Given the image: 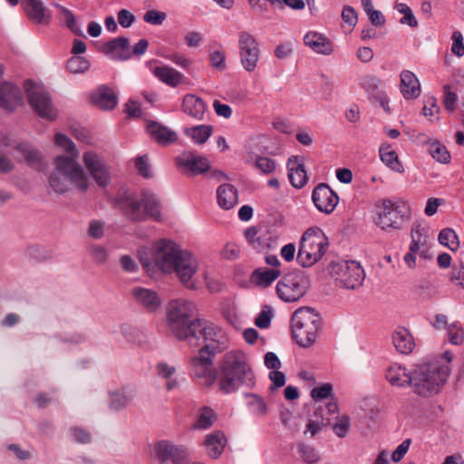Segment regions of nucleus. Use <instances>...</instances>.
<instances>
[{"instance_id":"nucleus-1","label":"nucleus","mask_w":464,"mask_h":464,"mask_svg":"<svg viewBox=\"0 0 464 464\" xmlns=\"http://www.w3.org/2000/svg\"><path fill=\"white\" fill-rule=\"evenodd\" d=\"M195 305L185 300H176V339L187 340L192 347L200 345V338L208 345L220 351L228 343L226 332L212 322L192 318Z\"/></svg>"},{"instance_id":"nucleus-2","label":"nucleus","mask_w":464,"mask_h":464,"mask_svg":"<svg viewBox=\"0 0 464 464\" xmlns=\"http://www.w3.org/2000/svg\"><path fill=\"white\" fill-rule=\"evenodd\" d=\"M452 357L450 352H445L442 357L418 365L412 372L413 392L425 398L440 392L450 374Z\"/></svg>"},{"instance_id":"nucleus-3","label":"nucleus","mask_w":464,"mask_h":464,"mask_svg":"<svg viewBox=\"0 0 464 464\" xmlns=\"http://www.w3.org/2000/svg\"><path fill=\"white\" fill-rule=\"evenodd\" d=\"M255 383V373L246 355L239 351L227 353L220 366L219 390L228 394L237 390L240 385L253 387Z\"/></svg>"},{"instance_id":"nucleus-4","label":"nucleus","mask_w":464,"mask_h":464,"mask_svg":"<svg viewBox=\"0 0 464 464\" xmlns=\"http://www.w3.org/2000/svg\"><path fill=\"white\" fill-rule=\"evenodd\" d=\"M138 258L150 277L169 275L174 271V242L160 239L151 246H141Z\"/></svg>"},{"instance_id":"nucleus-5","label":"nucleus","mask_w":464,"mask_h":464,"mask_svg":"<svg viewBox=\"0 0 464 464\" xmlns=\"http://www.w3.org/2000/svg\"><path fill=\"white\" fill-rule=\"evenodd\" d=\"M54 143L68 155H61L53 160V165L59 172H63L80 191L89 188V178L82 167L76 161L78 150L72 140L63 133L54 135Z\"/></svg>"},{"instance_id":"nucleus-6","label":"nucleus","mask_w":464,"mask_h":464,"mask_svg":"<svg viewBox=\"0 0 464 464\" xmlns=\"http://www.w3.org/2000/svg\"><path fill=\"white\" fill-rule=\"evenodd\" d=\"M322 326V318L314 309L300 307L291 317L292 335L296 343L304 348L314 345Z\"/></svg>"},{"instance_id":"nucleus-7","label":"nucleus","mask_w":464,"mask_h":464,"mask_svg":"<svg viewBox=\"0 0 464 464\" xmlns=\"http://www.w3.org/2000/svg\"><path fill=\"white\" fill-rule=\"evenodd\" d=\"M410 220V207L404 201L384 199L375 207L373 222L382 231L402 229Z\"/></svg>"},{"instance_id":"nucleus-8","label":"nucleus","mask_w":464,"mask_h":464,"mask_svg":"<svg viewBox=\"0 0 464 464\" xmlns=\"http://www.w3.org/2000/svg\"><path fill=\"white\" fill-rule=\"evenodd\" d=\"M119 206L133 220H143L147 216L155 220L161 218V207L157 196L149 190L140 197L127 195L119 199Z\"/></svg>"},{"instance_id":"nucleus-9","label":"nucleus","mask_w":464,"mask_h":464,"mask_svg":"<svg viewBox=\"0 0 464 464\" xmlns=\"http://www.w3.org/2000/svg\"><path fill=\"white\" fill-rule=\"evenodd\" d=\"M328 244V238L321 228H308L301 237L296 261L303 267L314 266L323 257Z\"/></svg>"},{"instance_id":"nucleus-10","label":"nucleus","mask_w":464,"mask_h":464,"mask_svg":"<svg viewBox=\"0 0 464 464\" xmlns=\"http://www.w3.org/2000/svg\"><path fill=\"white\" fill-rule=\"evenodd\" d=\"M328 272L336 285L347 290L359 288L365 278V273L361 264L354 260L332 261Z\"/></svg>"},{"instance_id":"nucleus-11","label":"nucleus","mask_w":464,"mask_h":464,"mask_svg":"<svg viewBox=\"0 0 464 464\" xmlns=\"http://www.w3.org/2000/svg\"><path fill=\"white\" fill-rule=\"evenodd\" d=\"M309 282L302 271H293L285 275L276 284L277 296L285 303H295L304 297Z\"/></svg>"},{"instance_id":"nucleus-12","label":"nucleus","mask_w":464,"mask_h":464,"mask_svg":"<svg viewBox=\"0 0 464 464\" xmlns=\"http://www.w3.org/2000/svg\"><path fill=\"white\" fill-rule=\"evenodd\" d=\"M199 262L192 252L176 246V277L188 289H195L197 281L195 276L198 270Z\"/></svg>"},{"instance_id":"nucleus-13","label":"nucleus","mask_w":464,"mask_h":464,"mask_svg":"<svg viewBox=\"0 0 464 464\" xmlns=\"http://www.w3.org/2000/svg\"><path fill=\"white\" fill-rule=\"evenodd\" d=\"M28 102L34 111L42 118L54 120L57 117L49 93L31 81L25 82Z\"/></svg>"},{"instance_id":"nucleus-14","label":"nucleus","mask_w":464,"mask_h":464,"mask_svg":"<svg viewBox=\"0 0 464 464\" xmlns=\"http://www.w3.org/2000/svg\"><path fill=\"white\" fill-rule=\"evenodd\" d=\"M240 63L248 72H254L260 59V46L254 35L241 32L238 36Z\"/></svg>"},{"instance_id":"nucleus-15","label":"nucleus","mask_w":464,"mask_h":464,"mask_svg":"<svg viewBox=\"0 0 464 464\" xmlns=\"http://www.w3.org/2000/svg\"><path fill=\"white\" fill-rule=\"evenodd\" d=\"M178 165L188 177L204 174L211 167L210 161L207 157L192 151L182 153L178 159Z\"/></svg>"},{"instance_id":"nucleus-16","label":"nucleus","mask_w":464,"mask_h":464,"mask_svg":"<svg viewBox=\"0 0 464 464\" xmlns=\"http://www.w3.org/2000/svg\"><path fill=\"white\" fill-rule=\"evenodd\" d=\"M312 199L316 208L325 214L332 213L339 202L338 195L325 183H320L315 187Z\"/></svg>"},{"instance_id":"nucleus-17","label":"nucleus","mask_w":464,"mask_h":464,"mask_svg":"<svg viewBox=\"0 0 464 464\" xmlns=\"http://www.w3.org/2000/svg\"><path fill=\"white\" fill-rule=\"evenodd\" d=\"M82 160L96 183L100 187H106L111 179L110 173L98 155L92 151H86Z\"/></svg>"},{"instance_id":"nucleus-18","label":"nucleus","mask_w":464,"mask_h":464,"mask_svg":"<svg viewBox=\"0 0 464 464\" xmlns=\"http://www.w3.org/2000/svg\"><path fill=\"white\" fill-rule=\"evenodd\" d=\"M21 5L28 19L37 24H48L51 22V13L46 9L42 0H20Z\"/></svg>"},{"instance_id":"nucleus-19","label":"nucleus","mask_w":464,"mask_h":464,"mask_svg":"<svg viewBox=\"0 0 464 464\" xmlns=\"http://www.w3.org/2000/svg\"><path fill=\"white\" fill-rule=\"evenodd\" d=\"M91 102L100 110L111 111L118 103V97L112 89L101 85L90 94Z\"/></svg>"},{"instance_id":"nucleus-20","label":"nucleus","mask_w":464,"mask_h":464,"mask_svg":"<svg viewBox=\"0 0 464 464\" xmlns=\"http://www.w3.org/2000/svg\"><path fill=\"white\" fill-rule=\"evenodd\" d=\"M287 170L290 183L296 188H302L308 181V176L304 169V161L302 157L292 156L287 160Z\"/></svg>"},{"instance_id":"nucleus-21","label":"nucleus","mask_w":464,"mask_h":464,"mask_svg":"<svg viewBox=\"0 0 464 464\" xmlns=\"http://www.w3.org/2000/svg\"><path fill=\"white\" fill-rule=\"evenodd\" d=\"M22 102V94L18 87L11 82L0 83V109L14 111Z\"/></svg>"},{"instance_id":"nucleus-22","label":"nucleus","mask_w":464,"mask_h":464,"mask_svg":"<svg viewBox=\"0 0 464 464\" xmlns=\"http://www.w3.org/2000/svg\"><path fill=\"white\" fill-rule=\"evenodd\" d=\"M304 44L309 47L313 52L323 54L330 55L334 53V44L332 41L324 34L310 31L304 36Z\"/></svg>"},{"instance_id":"nucleus-23","label":"nucleus","mask_w":464,"mask_h":464,"mask_svg":"<svg viewBox=\"0 0 464 464\" xmlns=\"http://www.w3.org/2000/svg\"><path fill=\"white\" fill-rule=\"evenodd\" d=\"M101 50L113 60L124 61L131 57L129 40L125 37H118L109 41L102 46Z\"/></svg>"},{"instance_id":"nucleus-24","label":"nucleus","mask_w":464,"mask_h":464,"mask_svg":"<svg viewBox=\"0 0 464 464\" xmlns=\"http://www.w3.org/2000/svg\"><path fill=\"white\" fill-rule=\"evenodd\" d=\"M131 295L135 301L149 312H155L160 305L161 300L157 293L144 287H134Z\"/></svg>"},{"instance_id":"nucleus-25","label":"nucleus","mask_w":464,"mask_h":464,"mask_svg":"<svg viewBox=\"0 0 464 464\" xmlns=\"http://www.w3.org/2000/svg\"><path fill=\"white\" fill-rule=\"evenodd\" d=\"M400 90L402 96L407 99H416L420 95V84L416 75L408 70H404L400 75Z\"/></svg>"},{"instance_id":"nucleus-26","label":"nucleus","mask_w":464,"mask_h":464,"mask_svg":"<svg viewBox=\"0 0 464 464\" xmlns=\"http://www.w3.org/2000/svg\"><path fill=\"white\" fill-rule=\"evenodd\" d=\"M386 379L392 386L404 387L412 384V373H410L405 367L393 363L386 370Z\"/></svg>"},{"instance_id":"nucleus-27","label":"nucleus","mask_w":464,"mask_h":464,"mask_svg":"<svg viewBox=\"0 0 464 464\" xmlns=\"http://www.w3.org/2000/svg\"><path fill=\"white\" fill-rule=\"evenodd\" d=\"M227 440L225 434L217 430L207 434L204 440L206 452L211 459H218L223 452Z\"/></svg>"},{"instance_id":"nucleus-28","label":"nucleus","mask_w":464,"mask_h":464,"mask_svg":"<svg viewBox=\"0 0 464 464\" xmlns=\"http://www.w3.org/2000/svg\"><path fill=\"white\" fill-rule=\"evenodd\" d=\"M392 340L394 348L402 354H409L414 349L413 337L404 327L397 328L392 334Z\"/></svg>"},{"instance_id":"nucleus-29","label":"nucleus","mask_w":464,"mask_h":464,"mask_svg":"<svg viewBox=\"0 0 464 464\" xmlns=\"http://www.w3.org/2000/svg\"><path fill=\"white\" fill-rule=\"evenodd\" d=\"M217 199L221 208L231 209L238 203L237 189L231 184H222L217 188Z\"/></svg>"},{"instance_id":"nucleus-30","label":"nucleus","mask_w":464,"mask_h":464,"mask_svg":"<svg viewBox=\"0 0 464 464\" xmlns=\"http://www.w3.org/2000/svg\"><path fill=\"white\" fill-rule=\"evenodd\" d=\"M182 111L195 119H202L206 111L203 100L194 94H187L182 101Z\"/></svg>"},{"instance_id":"nucleus-31","label":"nucleus","mask_w":464,"mask_h":464,"mask_svg":"<svg viewBox=\"0 0 464 464\" xmlns=\"http://www.w3.org/2000/svg\"><path fill=\"white\" fill-rule=\"evenodd\" d=\"M281 275L279 268L260 267L256 269L251 275V282L256 286L266 288L275 282Z\"/></svg>"},{"instance_id":"nucleus-32","label":"nucleus","mask_w":464,"mask_h":464,"mask_svg":"<svg viewBox=\"0 0 464 464\" xmlns=\"http://www.w3.org/2000/svg\"><path fill=\"white\" fill-rule=\"evenodd\" d=\"M174 446L170 441L160 440L150 446V455L160 464H165L172 459Z\"/></svg>"},{"instance_id":"nucleus-33","label":"nucleus","mask_w":464,"mask_h":464,"mask_svg":"<svg viewBox=\"0 0 464 464\" xmlns=\"http://www.w3.org/2000/svg\"><path fill=\"white\" fill-rule=\"evenodd\" d=\"M380 158L382 161L392 170L398 173L404 172V167L400 161L398 154L395 150H392L391 145L383 143L379 149Z\"/></svg>"},{"instance_id":"nucleus-34","label":"nucleus","mask_w":464,"mask_h":464,"mask_svg":"<svg viewBox=\"0 0 464 464\" xmlns=\"http://www.w3.org/2000/svg\"><path fill=\"white\" fill-rule=\"evenodd\" d=\"M411 241L409 250L411 252H424L427 248L429 236L426 229L419 224H415L411 231Z\"/></svg>"},{"instance_id":"nucleus-35","label":"nucleus","mask_w":464,"mask_h":464,"mask_svg":"<svg viewBox=\"0 0 464 464\" xmlns=\"http://www.w3.org/2000/svg\"><path fill=\"white\" fill-rule=\"evenodd\" d=\"M147 130L151 139L160 144L166 145L172 140V132L157 121H150L147 125Z\"/></svg>"},{"instance_id":"nucleus-36","label":"nucleus","mask_w":464,"mask_h":464,"mask_svg":"<svg viewBox=\"0 0 464 464\" xmlns=\"http://www.w3.org/2000/svg\"><path fill=\"white\" fill-rule=\"evenodd\" d=\"M185 134L197 144L205 143L212 133V127L209 125H199L187 128Z\"/></svg>"},{"instance_id":"nucleus-37","label":"nucleus","mask_w":464,"mask_h":464,"mask_svg":"<svg viewBox=\"0 0 464 464\" xmlns=\"http://www.w3.org/2000/svg\"><path fill=\"white\" fill-rule=\"evenodd\" d=\"M194 373L197 377L202 378L203 384L207 386H210L214 383L217 379V373L212 367V364L199 363L192 362Z\"/></svg>"},{"instance_id":"nucleus-38","label":"nucleus","mask_w":464,"mask_h":464,"mask_svg":"<svg viewBox=\"0 0 464 464\" xmlns=\"http://www.w3.org/2000/svg\"><path fill=\"white\" fill-rule=\"evenodd\" d=\"M428 151L430 155L438 162L446 164L450 160V154L447 148L438 140L428 142Z\"/></svg>"},{"instance_id":"nucleus-39","label":"nucleus","mask_w":464,"mask_h":464,"mask_svg":"<svg viewBox=\"0 0 464 464\" xmlns=\"http://www.w3.org/2000/svg\"><path fill=\"white\" fill-rule=\"evenodd\" d=\"M69 183L77 188L63 172H59L55 168L49 179L51 188L56 193H64L69 189Z\"/></svg>"},{"instance_id":"nucleus-40","label":"nucleus","mask_w":464,"mask_h":464,"mask_svg":"<svg viewBox=\"0 0 464 464\" xmlns=\"http://www.w3.org/2000/svg\"><path fill=\"white\" fill-rule=\"evenodd\" d=\"M56 8L59 11L60 18L64 21L66 26L75 34L77 35H82V31L81 30L80 26L77 24L76 18L72 12L61 5H55Z\"/></svg>"},{"instance_id":"nucleus-41","label":"nucleus","mask_w":464,"mask_h":464,"mask_svg":"<svg viewBox=\"0 0 464 464\" xmlns=\"http://www.w3.org/2000/svg\"><path fill=\"white\" fill-rule=\"evenodd\" d=\"M440 244L451 251H457L459 247V241L456 232L452 228L442 229L438 237Z\"/></svg>"},{"instance_id":"nucleus-42","label":"nucleus","mask_w":464,"mask_h":464,"mask_svg":"<svg viewBox=\"0 0 464 464\" xmlns=\"http://www.w3.org/2000/svg\"><path fill=\"white\" fill-rule=\"evenodd\" d=\"M247 398L248 408L254 415L259 417L266 415L268 407L262 397L257 394L251 393L247 395Z\"/></svg>"},{"instance_id":"nucleus-43","label":"nucleus","mask_w":464,"mask_h":464,"mask_svg":"<svg viewBox=\"0 0 464 464\" xmlns=\"http://www.w3.org/2000/svg\"><path fill=\"white\" fill-rule=\"evenodd\" d=\"M132 400V396L126 391H117L111 393V408L119 411L126 407Z\"/></svg>"},{"instance_id":"nucleus-44","label":"nucleus","mask_w":464,"mask_h":464,"mask_svg":"<svg viewBox=\"0 0 464 464\" xmlns=\"http://www.w3.org/2000/svg\"><path fill=\"white\" fill-rule=\"evenodd\" d=\"M90 68V62L82 56H72L66 63V69L72 73H82L88 71Z\"/></svg>"},{"instance_id":"nucleus-45","label":"nucleus","mask_w":464,"mask_h":464,"mask_svg":"<svg viewBox=\"0 0 464 464\" xmlns=\"http://www.w3.org/2000/svg\"><path fill=\"white\" fill-rule=\"evenodd\" d=\"M215 420L216 417L213 410L208 407H204L201 409L194 427L201 430L208 429L212 426Z\"/></svg>"},{"instance_id":"nucleus-46","label":"nucleus","mask_w":464,"mask_h":464,"mask_svg":"<svg viewBox=\"0 0 464 464\" xmlns=\"http://www.w3.org/2000/svg\"><path fill=\"white\" fill-rule=\"evenodd\" d=\"M151 71L152 73L161 82L169 86H174V72L171 68L165 65H157L152 68Z\"/></svg>"},{"instance_id":"nucleus-47","label":"nucleus","mask_w":464,"mask_h":464,"mask_svg":"<svg viewBox=\"0 0 464 464\" xmlns=\"http://www.w3.org/2000/svg\"><path fill=\"white\" fill-rule=\"evenodd\" d=\"M156 371L158 377L166 381L167 390L170 391L173 387V381L171 380L173 369L166 362H160L157 364Z\"/></svg>"},{"instance_id":"nucleus-48","label":"nucleus","mask_w":464,"mask_h":464,"mask_svg":"<svg viewBox=\"0 0 464 464\" xmlns=\"http://www.w3.org/2000/svg\"><path fill=\"white\" fill-rule=\"evenodd\" d=\"M254 166L266 175L271 174L276 168L275 160L264 156L256 157L254 161Z\"/></svg>"},{"instance_id":"nucleus-49","label":"nucleus","mask_w":464,"mask_h":464,"mask_svg":"<svg viewBox=\"0 0 464 464\" xmlns=\"http://www.w3.org/2000/svg\"><path fill=\"white\" fill-rule=\"evenodd\" d=\"M298 451L301 456V459L307 464L316 463L320 459L319 454L311 446L300 444L298 446Z\"/></svg>"},{"instance_id":"nucleus-50","label":"nucleus","mask_w":464,"mask_h":464,"mask_svg":"<svg viewBox=\"0 0 464 464\" xmlns=\"http://www.w3.org/2000/svg\"><path fill=\"white\" fill-rule=\"evenodd\" d=\"M447 334L451 344L460 345L464 342V332L457 323L450 324Z\"/></svg>"},{"instance_id":"nucleus-51","label":"nucleus","mask_w":464,"mask_h":464,"mask_svg":"<svg viewBox=\"0 0 464 464\" xmlns=\"http://www.w3.org/2000/svg\"><path fill=\"white\" fill-rule=\"evenodd\" d=\"M219 352L211 345L205 344L200 350L198 356H196L192 362L199 363L212 364V356Z\"/></svg>"},{"instance_id":"nucleus-52","label":"nucleus","mask_w":464,"mask_h":464,"mask_svg":"<svg viewBox=\"0 0 464 464\" xmlns=\"http://www.w3.org/2000/svg\"><path fill=\"white\" fill-rule=\"evenodd\" d=\"M89 254L97 264H104L109 256L107 249L100 245H92L89 247Z\"/></svg>"},{"instance_id":"nucleus-53","label":"nucleus","mask_w":464,"mask_h":464,"mask_svg":"<svg viewBox=\"0 0 464 464\" xmlns=\"http://www.w3.org/2000/svg\"><path fill=\"white\" fill-rule=\"evenodd\" d=\"M135 167L143 178L150 179L152 177L151 166L147 155L138 157L135 160Z\"/></svg>"},{"instance_id":"nucleus-54","label":"nucleus","mask_w":464,"mask_h":464,"mask_svg":"<svg viewBox=\"0 0 464 464\" xmlns=\"http://www.w3.org/2000/svg\"><path fill=\"white\" fill-rule=\"evenodd\" d=\"M105 223L101 220L93 219L89 223L88 235L93 239H100L103 237Z\"/></svg>"},{"instance_id":"nucleus-55","label":"nucleus","mask_w":464,"mask_h":464,"mask_svg":"<svg viewBox=\"0 0 464 464\" xmlns=\"http://www.w3.org/2000/svg\"><path fill=\"white\" fill-rule=\"evenodd\" d=\"M18 150L22 152L26 161L35 164L41 160V153L29 146L20 145Z\"/></svg>"},{"instance_id":"nucleus-56","label":"nucleus","mask_w":464,"mask_h":464,"mask_svg":"<svg viewBox=\"0 0 464 464\" xmlns=\"http://www.w3.org/2000/svg\"><path fill=\"white\" fill-rule=\"evenodd\" d=\"M333 386L330 383H324L320 387H315L311 392V396L315 401H321L324 399H327L332 395Z\"/></svg>"},{"instance_id":"nucleus-57","label":"nucleus","mask_w":464,"mask_h":464,"mask_svg":"<svg viewBox=\"0 0 464 464\" xmlns=\"http://www.w3.org/2000/svg\"><path fill=\"white\" fill-rule=\"evenodd\" d=\"M221 256L227 260H236L240 256V247L235 243H227L221 252Z\"/></svg>"},{"instance_id":"nucleus-58","label":"nucleus","mask_w":464,"mask_h":464,"mask_svg":"<svg viewBox=\"0 0 464 464\" xmlns=\"http://www.w3.org/2000/svg\"><path fill=\"white\" fill-rule=\"evenodd\" d=\"M452 46L451 51L454 54L459 57L464 55V44H463V36L462 34L459 31H455L452 34Z\"/></svg>"},{"instance_id":"nucleus-59","label":"nucleus","mask_w":464,"mask_h":464,"mask_svg":"<svg viewBox=\"0 0 464 464\" xmlns=\"http://www.w3.org/2000/svg\"><path fill=\"white\" fill-rule=\"evenodd\" d=\"M166 16L167 15L164 12L150 10L145 13L143 19L145 22L150 24L159 25L163 23V21L166 19Z\"/></svg>"},{"instance_id":"nucleus-60","label":"nucleus","mask_w":464,"mask_h":464,"mask_svg":"<svg viewBox=\"0 0 464 464\" xmlns=\"http://www.w3.org/2000/svg\"><path fill=\"white\" fill-rule=\"evenodd\" d=\"M203 41L202 34L197 31H190L184 36V43L191 48H198Z\"/></svg>"},{"instance_id":"nucleus-61","label":"nucleus","mask_w":464,"mask_h":464,"mask_svg":"<svg viewBox=\"0 0 464 464\" xmlns=\"http://www.w3.org/2000/svg\"><path fill=\"white\" fill-rule=\"evenodd\" d=\"M245 237L247 242L256 250L263 248L260 238L257 237V229L254 227L245 230Z\"/></svg>"},{"instance_id":"nucleus-62","label":"nucleus","mask_w":464,"mask_h":464,"mask_svg":"<svg viewBox=\"0 0 464 464\" xmlns=\"http://www.w3.org/2000/svg\"><path fill=\"white\" fill-rule=\"evenodd\" d=\"M342 18L351 30L357 23V13L351 6H345L342 12Z\"/></svg>"},{"instance_id":"nucleus-63","label":"nucleus","mask_w":464,"mask_h":464,"mask_svg":"<svg viewBox=\"0 0 464 464\" xmlns=\"http://www.w3.org/2000/svg\"><path fill=\"white\" fill-rule=\"evenodd\" d=\"M360 84L366 92H371L378 89L380 80L373 75H365L362 78Z\"/></svg>"},{"instance_id":"nucleus-64","label":"nucleus","mask_w":464,"mask_h":464,"mask_svg":"<svg viewBox=\"0 0 464 464\" xmlns=\"http://www.w3.org/2000/svg\"><path fill=\"white\" fill-rule=\"evenodd\" d=\"M458 101V96L455 92H450L449 86L444 87V99L443 104L449 111H453L455 110V105Z\"/></svg>"}]
</instances>
